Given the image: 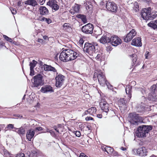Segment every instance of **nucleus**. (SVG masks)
<instances>
[{
	"label": "nucleus",
	"mask_w": 157,
	"mask_h": 157,
	"mask_svg": "<svg viewBox=\"0 0 157 157\" xmlns=\"http://www.w3.org/2000/svg\"><path fill=\"white\" fill-rule=\"evenodd\" d=\"M97 78L100 84L102 86H105V84L107 86L109 84L107 81L104 72L101 70L96 71L94 73L93 78Z\"/></svg>",
	"instance_id": "1"
},
{
	"label": "nucleus",
	"mask_w": 157,
	"mask_h": 157,
	"mask_svg": "<svg viewBox=\"0 0 157 157\" xmlns=\"http://www.w3.org/2000/svg\"><path fill=\"white\" fill-rule=\"evenodd\" d=\"M152 125H143L139 127L136 132V135L139 137H143L146 136V134L152 129Z\"/></svg>",
	"instance_id": "2"
},
{
	"label": "nucleus",
	"mask_w": 157,
	"mask_h": 157,
	"mask_svg": "<svg viewBox=\"0 0 157 157\" xmlns=\"http://www.w3.org/2000/svg\"><path fill=\"white\" fill-rule=\"evenodd\" d=\"M129 116L130 118L129 122L132 125H138L142 121L141 117L136 113H130Z\"/></svg>",
	"instance_id": "3"
},
{
	"label": "nucleus",
	"mask_w": 157,
	"mask_h": 157,
	"mask_svg": "<svg viewBox=\"0 0 157 157\" xmlns=\"http://www.w3.org/2000/svg\"><path fill=\"white\" fill-rule=\"evenodd\" d=\"M33 87L36 88L42 86L44 84V82L43 76L40 74H38L33 77Z\"/></svg>",
	"instance_id": "4"
},
{
	"label": "nucleus",
	"mask_w": 157,
	"mask_h": 157,
	"mask_svg": "<svg viewBox=\"0 0 157 157\" xmlns=\"http://www.w3.org/2000/svg\"><path fill=\"white\" fill-rule=\"evenodd\" d=\"M71 49H67L63 50L60 53L59 56L60 60L64 62L70 61Z\"/></svg>",
	"instance_id": "5"
},
{
	"label": "nucleus",
	"mask_w": 157,
	"mask_h": 157,
	"mask_svg": "<svg viewBox=\"0 0 157 157\" xmlns=\"http://www.w3.org/2000/svg\"><path fill=\"white\" fill-rule=\"evenodd\" d=\"M100 105L101 110H103L102 113L104 112L107 113L110 112H112L113 113H114L113 111L111 110H109V104L104 98H102L101 99L100 102Z\"/></svg>",
	"instance_id": "6"
},
{
	"label": "nucleus",
	"mask_w": 157,
	"mask_h": 157,
	"mask_svg": "<svg viewBox=\"0 0 157 157\" xmlns=\"http://www.w3.org/2000/svg\"><path fill=\"white\" fill-rule=\"evenodd\" d=\"M84 51L90 55L93 56L95 53L96 50L95 46L90 43H86L85 44Z\"/></svg>",
	"instance_id": "7"
},
{
	"label": "nucleus",
	"mask_w": 157,
	"mask_h": 157,
	"mask_svg": "<svg viewBox=\"0 0 157 157\" xmlns=\"http://www.w3.org/2000/svg\"><path fill=\"white\" fill-rule=\"evenodd\" d=\"M65 76L61 74L56 73V86L57 87H60L63 84L65 80Z\"/></svg>",
	"instance_id": "8"
},
{
	"label": "nucleus",
	"mask_w": 157,
	"mask_h": 157,
	"mask_svg": "<svg viewBox=\"0 0 157 157\" xmlns=\"http://www.w3.org/2000/svg\"><path fill=\"white\" fill-rule=\"evenodd\" d=\"M106 7L108 11L113 12L116 13L117 10V5L113 2H107L106 3Z\"/></svg>",
	"instance_id": "9"
},
{
	"label": "nucleus",
	"mask_w": 157,
	"mask_h": 157,
	"mask_svg": "<svg viewBox=\"0 0 157 157\" xmlns=\"http://www.w3.org/2000/svg\"><path fill=\"white\" fill-rule=\"evenodd\" d=\"M151 9V7H148L147 8L143 9L141 13V17L144 20H149V17L150 14Z\"/></svg>",
	"instance_id": "10"
},
{
	"label": "nucleus",
	"mask_w": 157,
	"mask_h": 157,
	"mask_svg": "<svg viewBox=\"0 0 157 157\" xmlns=\"http://www.w3.org/2000/svg\"><path fill=\"white\" fill-rule=\"evenodd\" d=\"M110 43L114 46H117L121 44L122 42L121 39L116 35L112 36L110 38Z\"/></svg>",
	"instance_id": "11"
},
{
	"label": "nucleus",
	"mask_w": 157,
	"mask_h": 157,
	"mask_svg": "<svg viewBox=\"0 0 157 157\" xmlns=\"http://www.w3.org/2000/svg\"><path fill=\"white\" fill-rule=\"evenodd\" d=\"M94 29L93 25L90 23H88L82 27V32L86 34H91L93 33Z\"/></svg>",
	"instance_id": "12"
},
{
	"label": "nucleus",
	"mask_w": 157,
	"mask_h": 157,
	"mask_svg": "<svg viewBox=\"0 0 157 157\" xmlns=\"http://www.w3.org/2000/svg\"><path fill=\"white\" fill-rule=\"evenodd\" d=\"M137 34L135 30L132 29L127 35L126 36L124 39V42H128L130 41Z\"/></svg>",
	"instance_id": "13"
},
{
	"label": "nucleus",
	"mask_w": 157,
	"mask_h": 157,
	"mask_svg": "<svg viewBox=\"0 0 157 157\" xmlns=\"http://www.w3.org/2000/svg\"><path fill=\"white\" fill-rule=\"evenodd\" d=\"M57 3L56 0H49L47 2V5L55 11L58 10L59 7V6L57 4Z\"/></svg>",
	"instance_id": "14"
},
{
	"label": "nucleus",
	"mask_w": 157,
	"mask_h": 157,
	"mask_svg": "<svg viewBox=\"0 0 157 157\" xmlns=\"http://www.w3.org/2000/svg\"><path fill=\"white\" fill-rule=\"evenodd\" d=\"M147 150L144 147L139 148L136 150L137 154L141 157L145 156L147 155Z\"/></svg>",
	"instance_id": "15"
},
{
	"label": "nucleus",
	"mask_w": 157,
	"mask_h": 157,
	"mask_svg": "<svg viewBox=\"0 0 157 157\" xmlns=\"http://www.w3.org/2000/svg\"><path fill=\"white\" fill-rule=\"evenodd\" d=\"M40 91L44 93L48 92H53L54 91L53 88L49 85H45L42 86L40 90Z\"/></svg>",
	"instance_id": "16"
},
{
	"label": "nucleus",
	"mask_w": 157,
	"mask_h": 157,
	"mask_svg": "<svg viewBox=\"0 0 157 157\" xmlns=\"http://www.w3.org/2000/svg\"><path fill=\"white\" fill-rule=\"evenodd\" d=\"M130 56L132 58V66H135L134 68L140 64V62L137 61V56L136 54H133L130 55Z\"/></svg>",
	"instance_id": "17"
},
{
	"label": "nucleus",
	"mask_w": 157,
	"mask_h": 157,
	"mask_svg": "<svg viewBox=\"0 0 157 157\" xmlns=\"http://www.w3.org/2000/svg\"><path fill=\"white\" fill-rule=\"evenodd\" d=\"M131 44L136 46H141L142 43L141 38L140 37L135 38L132 40Z\"/></svg>",
	"instance_id": "18"
},
{
	"label": "nucleus",
	"mask_w": 157,
	"mask_h": 157,
	"mask_svg": "<svg viewBox=\"0 0 157 157\" xmlns=\"http://www.w3.org/2000/svg\"><path fill=\"white\" fill-rule=\"evenodd\" d=\"M35 134V131L32 129L28 130L26 133V139L29 141H31Z\"/></svg>",
	"instance_id": "19"
},
{
	"label": "nucleus",
	"mask_w": 157,
	"mask_h": 157,
	"mask_svg": "<svg viewBox=\"0 0 157 157\" xmlns=\"http://www.w3.org/2000/svg\"><path fill=\"white\" fill-rule=\"evenodd\" d=\"M43 67L44 70L45 71H52L54 73H56L57 72L56 69L54 67L51 65L44 64L43 65Z\"/></svg>",
	"instance_id": "20"
},
{
	"label": "nucleus",
	"mask_w": 157,
	"mask_h": 157,
	"mask_svg": "<svg viewBox=\"0 0 157 157\" xmlns=\"http://www.w3.org/2000/svg\"><path fill=\"white\" fill-rule=\"evenodd\" d=\"M110 38L108 37L107 35H103L101 37L99 40L100 42L103 44H105L106 43H110Z\"/></svg>",
	"instance_id": "21"
},
{
	"label": "nucleus",
	"mask_w": 157,
	"mask_h": 157,
	"mask_svg": "<svg viewBox=\"0 0 157 157\" xmlns=\"http://www.w3.org/2000/svg\"><path fill=\"white\" fill-rule=\"evenodd\" d=\"M39 10L40 14L42 15H47L49 13L48 10L45 6H40Z\"/></svg>",
	"instance_id": "22"
},
{
	"label": "nucleus",
	"mask_w": 157,
	"mask_h": 157,
	"mask_svg": "<svg viewBox=\"0 0 157 157\" xmlns=\"http://www.w3.org/2000/svg\"><path fill=\"white\" fill-rule=\"evenodd\" d=\"M79 53L78 52L71 49L70 61L75 59L79 56Z\"/></svg>",
	"instance_id": "23"
},
{
	"label": "nucleus",
	"mask_w": 157,
	"mask_h": 157,
	"mask_svg": "<svg viewBox=\"0 0 157 157\" xmlns=\"http://www.w3.org/2000/svg\"><path fill=\"white\" fill-rule=\"evenodd\" d=\"M25 4L35 7L38 5L37 2L35 0H27L25 1Z\"/></svg>",
	"instance_id": "24"
},
{
	"label": "nucleus",
	"mask_w": 157,
	"mask_h": 157,
	"mask_svg": "<svg viewBox=\"0 0 157 157\" xmlns=\"http://www.w3.org/2000/svg\"><path fill=\"white\" fill-rule=\"evenodd\" d=\"M16 132L20 136H23L25 134V129L22 127L16 128Z\"/></svg>",
	"instance_id": "25"
},
{
	"label": "nucleus",
	"mask_w": 157,
	"mask_h": 157,
	"mask_svg": "<svg viewBox=\"0 0 157 157\" xmlns=\"http://www.w3.org/2000/svg\"><path fill=\"white\" fill-rule=\"evenodd\" d=\"M53 128L58 133L63 132V126L61 124H58L57 126L54 125Z\"/></svg>",
	"instance_id": "26"
},
{
	"label": "nucleus",
	"mask_w": 157,
	"mask_h": 157,
	"mask_svg": "<svg viewBox=\"0 0 157 157\" xmlns=\"http://www.w3.org/2000/svg\"><path fill=\"white\" fill-rule=\"evenodd\" d=\"M148 26L151 27L155 29H157V20L151 21L147 24Z\"/></svg>",
	"instance_id": "27"
},
{
	"label": "nucleus",
	"mask_w": 157,
	"mask_h": 157,
	"mask_svg": "<svg viewBox=\"0 0 157 157\" xmlns=\"http://www.w3.org/2000/svg\"><path fill=\"white\" fill-rule=\"evenodd\" d=\"M132 87L128 86H127L125 89V91L127 94L128 95V97L129 98V100L132 97Z\"/></svg>",
	"instance_id": "28"
},
{
	"label": "nucleus",
	"mask_w": 157,
	"mask_h": 157,
	"mask_svg": "<svg viewBox=\"0 0 157 157\" xmlns=\"http://www.w3.org/2000/svg\"><path fill=\"white\" fill-rule=\"evenodd\" d=\"M96 108L94 107H91L88 109V112H89V114L94 116H95L96 115Z\"/></svg>",
	"instance_id": "29"
},
{
	"label": "nucleus",
	"mask_w": 157,
	"mask_h": 157,
	"mask_svg": "<svg viewBox=\"0 0 157 157\" xmlns=\"http://www.w3.org/2000/svg\"><path fill=\"white\" fill-rule=\"evenodd\" d=\"M157 17V11H151L149 20H153Z\"/></svg>",
	"instance_id": "30"
},
{
	"label": "nucleus",
	"mask_w": 157,
	"mask_h": 157,
	"mask_svg": "<svg viewBox=\"0 0 157 157\" xmlns=\"http://www.w3.org/2000/svg\"><path fill=\"white\" fill-rule=\"evenodd\" d=\"M63 26V29L66 31L68 32L72 30L71 25L69 23H65Z\"/></svg>",
	"instance_id": "31"
},
{
	"label": "nucleus",
	"mask_w": 157,
	"mask_h": 157,
	"mask_svg": "<svg viewBox=\"0 0 157 157\" xmlns=\"http://www.w3.org/2000/svg\"><path fill=\"white\" fill-rule=\"evenodd\" d=\"M104 55L101 53L98 54L95 57L96 59L98 61H103L104 60Z\"/></svg>",
	"instance_id": "32"
},
{
	"label": "nucleus",
	"mask_w": 157,
	"mask_h": 157,
	"mask_svg": "<svg viewBox=\"0 0 157 157\" xmlns=\"http://www.w3.org/2000/svg\"><path fill=\"white\" fill-rule=\"evenodd\" d=\"M37 63V62L35 60H33L32 62L30 63L29 64L30 71H34V68L36 66Z\"/></svg>",
	"instance_id": "33"
},
{
	"label": "nucleus",
	"mask_w": 157,
	"mask_h": 157,
	"mask_svg": "<svg viewBox=\"0 0 157 157\" xmlns=\"http://www.w3.org/2000/svg\"><path fill=\"white\" fill-rule=\"evenodd\" d=\"M76 17L79 18L81 19L82 21L84 23L87 22L86 16L84 15L79 14L76 16Z\"/></svg>",
	"instance_id": "34"
},
{
	"label": "nucleus",
	"mask_w": 157,
	"mask_h": 157,
	"mask_svg": "<svg viewBox=\"0 0 157 157\" xmlns=\"http://www.w3.org/2000/svg\"><path fill=\"white\" fill-rule=\"evenodd\" d=\"M104 151L109 154L112 153L114 151V149L113 148L109 146H106L104 148Z\"/></svg>",
	"instance_id": "35"
},
{
	"label": "nucleus",
	"mask_w": 157,
	"mask_h": 157,
	"mask_svg": "<svg viewBox=\"0 0 157 157\" xmlns=\"http://www.w3.org/2000/svg\"><path fill=\"white\" fill-rule=\"evenodd\" d=\"M126 100L124 98H121L118 101V104L120 107H122V106L125 105Z\"/></svg>",
	"instance_id": "36"
},
{
	"label": "nucleus",
	"mask_w": 157,
	"mask_h": 157,
	"mask_svg": "<svg viewBox=\"0 0 157 157\" xmlns=\"http://www.w3.org/2000/svg\"><path fill=\"white\" fill-rule=\"evenodd\" d=\"M80 9V5L76 4L73 7L74 10L75 12L78 13L79 12Z\"/></svg>",
	"instance_id": "37"
},
{
	"label": "nucleus",
	"mask_w": 157,
	"mask_h": 157,
	"mask_svg": "<svg viewBox=\"0 0 157 157\" xmlns=\"http://www.w3.org/2000/svg\"><path fill=\"white\" fill-rule=\"evenodd\" d=\"M14 128L13 125L12 124H8L5 128L6 131L8 130H11Z\"/></svg>",
	"instance_id": "38"
},
{
	"label": "nucleus",
	"mask_w": 157,
	"mask_h": 157,
	"mask_svg": "<svg viewBox=\"0 0 157 157\" xmlns=\"http://www.w3.org/2000/svg\"><path fill=\"white\" fill-rule=\"evenodd\" d=\"M3 36L4 39L7 41L12 43L13 41V40L10 38L8 37L5 35H3Z\"/></svg>",
	"instance_id": "39"
},
{
	"label": "nucleus",
	"mask_w": 157,
	"mask_h": 157,
	"mask_svg": "<svg viewBox=\"0 0 157 157\" xmlns=\"http://www.w3.org/2000/svg\"><path fill=\"white\" fill-rule=\"evenodd\" d=\"M10 9L12 13L13 14H15L17 13V11L16 9L13 7H10Z\"/></svg>",
	"instance_id": "40"
},
{
	"label": "nucleus",
	"mask_w": 157,
	"mask_h": 157,
	"mask_svg": "<svg viewBox=\"0 0 157 157\" xmlns=\"http://www.w3.org/2000/svg\"><path fill=\"white\" fill-rule=\"evenodd\" d=\"M3 156L5 157H7L8 156L10 155V154L9 152L6 150L3 151Z\"/></svg>",
	"instance_id": "41"
},
{
	"label": "nucleus",
	"mask_w": 157,
	"mask_h": 157,
	"mask_svg": "<svg viewBox=\"0 0 157 157\" xmlns=\"http://www.w3.org/2000/svg\"><path fill=\"white\" fill-rule=\"evenodd\" d=\"M16 157H25V155L24 153H18Z\"/></svg>",
	"instance_id": "42"
},
{
	"label": "nucleus",
	"mask_w": 157,
	"mask_h": 157,
	"mask_svg": "<svg viewBox=\"0 0 157 157\" xmlns=\"http://www.w3.org/2000/svg\"><path fill=\"white\" fill-rule=\"evenodd\" d=\"M31 155H32L34 157H36L37 155V153L35 151H33L31 153H30Z\"/></svg>",
	"instance_id": "43"
},
{
	"label": "nucleus",
	"mask_w": 157,
	"mask_h": 157,
	"mask_svg": "<svg viewBox=\"0 0 157 157\" xmlns=\"http://www.w3.org/2000/svg\"><path fill=\"white\" fill-rule=\"evenodd\" d=\"M84 42V40L82 38H80L79 41V44L80 45H82Z\"/></svg>",
	"instance_id": "44"
},
{
	"label": "nucleus",
	"mask_w": 157,
	"mask_h": 157,
	"mask_svg": "<svg viewBox=\"0 0 157 157\" xmlns=\"http://www.w3.org/2000/svg\"><path fill=\"white\" fill-rule=\"evenodd\" d=\"M156 88V86L155 85H153L151 87V89L152 90V91H153L154 92H155V89Z\"/></svg>",
	"instance_id": "45"
},
{
	"label": "nucleus",
	"mask_w": 157,
	"mask_h": 157,
	"mask_svg": "<svg viewBox=\"0 0 157 157\" xmlns=\"http://www.w3.org/2000/svg\"><path fill=\"white\" fill-rule=\"evenodd\" d=\"M75 134L76 136L79 137L81 136V133L79 131H76L75 132Z\"/></svg>",
	"instance_id": "46"
},
{
	"label": "nucleus",
	"mask_w": 157,
	"mask_h": 157,
	"mask_svg": "<svg viewBox=\"0 0 157 157\" xmlns=\"http://www.w3.org/2000/svg\"><path fill=\"white\" fill-rule=\"evenodd\" d=\"M5 45L4 42L0 39V48Z\"/></svg>",
	"instance_id": "47"
},
{
	"label": "nucleus",
	"mask_w": 157,
	"mask_h": 157,
	"mask_svg": "<svg viewBox=\"0 0 157 157\" xmlns=\"http://www.w3.org/2000/svg\"><path fill=\"white\" fill-rule=\"evenodd\" d=\"M43 130V128L41 127H36L35 129V132L36 131H40Z\"/></svg>",
	"instance_id": "48"
},
{
	"label": "nucleus",
	"mask_w": 157,
	"mask_h": 157,
	"mask_svg": "<svg viewBox=\"0 0 157 157\" xmlns=\"http://www.w3.org/2000/svg\"><path fill=\"white\" fill-rule=\"evenodd\" d=\"M106 50L108 51H111L112 49V48L111 46H107L106 47Z\"/></svg>",
	"instance_id": "49"
},
{
	"label": "nucleus",
	"mask_w": 157,
	"mask_h": 157,
	"mask_svg": "<svg viewBox=\"0 0 157 157\" xmlns=\"http://www.w3.org/2000/svg\"><path fill=\"white\" fill-rule=\"evenodd\" d=\"M45 21L48 24L51 23L52 22L51 20L49 18H46Z\"/></svg>",
	"instance_id": "50"
},
{
	"label": "nucleus",
	"mask_w": 157,
	"mask_h": 157,
	"mask_svg": "<svg viewBox=\"0 0 157 157\" xmlns=\"http://www.w3.org/2000/svg\"><path fill=\"white\" fill-rule=\"evenodd\" d=\"M40 5H43L45 2V0H36Z\"/></svg>",
	"instance_id": "51"
},
{
	"label": "nucleus",
	"mask_w": 157,
	"mask_h": 157,
	"mask_svg": "<svg viewBox=\"0 0 157 157\" xmlns=\"http://www.w3.org/2000/svg\"><path fill=\"white\" fill-rule=\"evenodd\" d=\"M149 52L148 51H146L145 53V58L146 59H148V57L149 56Z\"/></svg>",
	"instance_id": "52"
},
{
	"label": "nucleus",
	"mask_w": 157,
	"mask_h": 157,
	"mask_svg": "<svg viewBox=\"0 0 157 157\" xmlns=\"http://www.w3.org/2000/svg\"><path fill=\"white\" fill-rule=\"evenodd\" d=\"M12 43L14 44L15 45H17V46H19L20 45V44L19 42H17L15 41H13L12 42Z\"/></svg>",
	"instance_id": "53"
},
{
	"label": "nucleus",
	"mask_w": 157,
	"mask_h": 157,
	"mask_svg": "<svg viewBox=\"0 0 157 157\" xmlns=\"http://www.w3.org/2000/svg\"><path fill=\"white\" fill-rule=\"evenodd\" d=\"M86 121H88L90 120H93L94 119L93 118L90 117H87L86 118Z\"/></svg>",
	"instance_id": "54"
},
{
	"label": "nucleus",
	"mask_w": 157,
	"mask_h": 157,
	"mask_svg": "<svg viewBox=\"0 0 157 157\" xmlns=\"http://www.w3.org/2000/svg\"><path fill=\"white\" fill-rule=\"evenodd\" d=\"M79 157H88L87 155H85L84 153H81L79 155Z\"/></svg>",
	"instance_id": "55"
},
{
	"label": "nucleus",
	"mask_w": 157,
	"mask_h": 157,
	"mask_svg": "<svg viewBox=\"0 0 157 157\" xmlns=\"http://www.w3.org/2000/svg\"><path fill=\"white\" fill-rule=\"evenodd\" d=\"M23 3V2H22L21 1H19L18 2L17 5L18 6H21L22 5V4Z\"/></svg>",
	"instance_id": "56"
},
{
	"label": "nucleus",
	"mask_w": 157,
	"mask_h": 157,
	"mask_svg": "<svg viewBox=\"0 0 157 157\" xmlns=\"http://www.w3.org/2000/svg\"><path fill=\"white\" fill-rule=\"evenodd\" d=\"M97 116L98 117L100 118H102V115L101 114H96V115L95 116Z\"/></svg>",
	"instance_id": "57"
},
{
	"label": "nucleus",
	"mask_w": 157,
	"mask_h": 157,
	"mask_svg": "<svg viewBox=\"0 0 157 157\" xmlns=\"http://www.w3.org/2000/svg\"><path fill=\"white\" fill-rule=\"evenodd\" d=\"M89 114V112H88V110L85 111V112L83 113V116H85Z\"/></svg>",
	"instance_id": "58"
},
{
	"label": "nucleus",
	"mask_w": 157,
	"mask_h": 157,
	"mask_svg": "<svg viewBox=\"0 0 157 157\" xmlns=\"http://www.w3.org/2000/svg\"><path fill=\"white\" fill-rule=\"evenodd\" d=\"M46 19V18L44 17H42L41 18L40 17V18L39 20L41 21H45Z\"/></svg>",
	"instance_id": "59"
},
{
	"label": "nucleus",
	"mask_w": 157,
	"mask_h": 157,
	"mask_svg": "<svg viewBox=\"0 0 157 157\" xmlns=\"http://www.w3.org/2000/svg\"><path fill=\"white\" fill-rule=\"evenodd\" d=\"M121 149L123 151H124L126 150V147H121Z\"/></svg>",
	"instance_id": "60"
},
{
	"label": "nucleus",
	"mask_w": 157,
	"mask_h": 157,
	"mask_svg": "<svg viewBox=\"0 0 157 157\" xmlns=\"http://www.w3.org/2000/svg\"><path fill=\"white\" fill-rule=\"evenodd\" d=\"M34 71H30V75L32 76L34 75Z\"/></svg>",
	"instance_id": "61"
},
{
	"label": "nucleus",
	"mask_w": 157,
	"mask_h": 157,
	"mask_svg": "<svg viewBox=\"0 0 157 157\" xmlns=\"http://www.w3.org/2000/svg\"><path fill=\"white\" fill-rule=\"evenodd\" d=\"M58 54H56L55 56V59H57V60L58 59Z\"/></svg>",
	"instance_id": "62"
},
{
	"label": "nucleus",
	"mask_w": 157,
	"mask_h": 157,
	"mask_svg": "<svg viewBox=\"0 0 157 157\" xmlns=\"http://www.w3.org/2000/svg\"><path fill=\"white\" fill-rule=\"evenodd\" d=\"M43 38L44 40H46L48 38V36L46 35L44 36H43Z\"/></svg>",
	"instance_id": "63"
},
{
	"label": "nucleus",
	"mask_w": 157,
	"mask_h": 157,
	"mask_svg": "<svg viewBox=\"0 0 157 157\" xmlns=\"http://www.w3.org/2000/svg\"><path fill=\"white\" fill-rule=\"evenodd\" d=\"M25 157H34L32 155H31V154H30L29 153V155H28V156H27Z\"/></svg>",
	"instance_id": "64"
}]
</instances>
